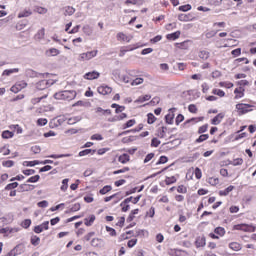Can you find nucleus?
<instances>
[{"instance_id":"1","label":"nucleus","mask_w":256,"mask_h":256,"mask_svg":"<svg viewBox=\"0 0 256 256\" xmlns=\"http://www.w3.org/2000/svg\"><path fill=\"white\" fill-rule=\"evenodd\" d=\"M251 107H253V105L251 104H245V103L236 104L238 115H245L246 113H250V111H253Z\"/></svg>"},{"instance_id":"2","label":"nucleus","mask_w":256,"mask_h":256,"mask_svg":"<svg viewBox=\"0 0 256 256\" xmlns=\"http://www.w3.org/2000/svg\"><path fill=\"white\" fill-rule=\"evenodd\" d=\"M255 226L249 224H236L233 226V231H245L249 233L255 232Z\"/></svg>"},{"instance_id":"3","label":"nucleus","mask_w":256,"mask_h":256,"mask_svg":"<svg viewBox=\"0 0 256 256\" xmlns=\"http://www.w3.org/2000/svg\"><path fill=\"white\" fill-rule=\"evenodd\" d=\"M49 73H39L37 71H34L33 69H28L26 70V77H30V78H40V79H47V77H49Z\"/></svg>"},{"instance_id":"4","label":"nucleus","mask_w":256,"mask_h":256,"mask_svg":"<svg viewBox=\"0 0 256 256\" xmlns=\"http://www.w3.org/2000/svg\"><path fill=\"white\" fill-rule=\"evenodd\" d=\"M53 83V80H40L36 83V89H38V91H45V89L51 87Z\"/></svg>"},{"instance_id":"5","label":"nucleus","mask_w":256,"mask_h":256,"mask_svg":"<svg viewBox=\"0 0 256 256\" xmlns=\"http://www.w3.org/2000/svg\"><path fill=\"white\" fill-rule=\"evenodd\" d=\"M97 50L88 51L86 53L80 54L79 61H89L93 59V57H97Z\"/></svg>"},{"instance_id":"6","label":"nucleus","mask_w":256,"mask_h":256,"mask_svg":"<svg viewBox=\"0 0 256 256\" xmlns=\"http://www.w3.org/2000/svg\"><path fill=\"white\" fill-rule=\"evenodd\" d=\"M34 233H43V231H49V221H45L40 225H37L33 229Z\"/></svg>"},{"instance_id":"7","label":"nucleus","mask_w":256,"mask_h":256,"mask_svg":"<svg viewBox=\"0 0 256 256\" xmlns=\"http://www.w3.org/2000/svg\"><path fill=\"white\" fill-rule=\"evenodd\" d=\"M175 111H177V108H170L169 112L172 114H166L164 119H165V123H167V125H173V121L175 119Z\"/></svg>"},{"instance_id":"8","label":"nucleus","mask_w":256,"mask_h":256,"mask_svg":"<svg viewBox=\"0 0 256 256\" xmlns=\"http://www.w3.org/2000/svg\"><path fill=\"white\" fill-rule=\"evenodd\" d=\"M90 244L92 247H96L97 249H103V247H105V240L101 238H93Z\"/></svg>"},{"instance_id":"9","label":"nucleus","mask_w":256,"mask_h":256,"mask_svg":"<svg viewBox=\"0 0 256 256\" xmlns=\"http://www.w3.org/2000/svg\"><path fill=\"white\" fill-rule=\"evenodd\" d=\"M64 101H73L77 97V92L75 90H64Z\"/></svg>"},{"instance_id":"10","label":"nucleus","mask_w":256,"mask_h":256,"mask_svg":"<svg viewBox=\"0 0 256 256\" xmlns=\"http://www.w3.org/2000/svg\"><path fill=\"white\" fill-rule=\"evenodd\" d=\"M101 77V73L93 70L91 72H88L84 75V79H87L88 81H93L94 79H99Z\"/></svg>"},{"instance_id":"11","label":"nucleus","mask_w":256,"mask_h":256,"mask_svg":"<svg viewBox=\"0 0 256 256\" xmlns=\"http://www.w3.org/2000/svg\"><path fill=\"white\" fill-rule=\"evenodd\" d=\"M195 245L197 249H199V247H205V245H207V239L205 238V235L196 237Z\"/></svg>"},{"instance_id":"12","label":"nucleus","mask_w":256,"mask_h":256,"mask_svg":"<svg viewBox=\"0 0 256 256\" xmlns=\"http://www.w3.org/2000/svg\"><path fill=\"white\" fill-rule=\"evenodd\" d=\"M113 91L112 87H109L107 85L105 86H99L98 87V93L100 95H109Z\"/></svg>"},{"instance_id":"13","label":"nucleus","mask_w":256,"mask_h":256,"mask_svg":"<svg viewBox=\"0 0 256 256\" xmlns=\"http://www.w3.org/2000/svg\"><path fill=\"white\" fill-rule=\"evenodd\" d=\"M35 189V185L31 184H21L18 188L19 193H25V191H33Z\"/></svg>"},{"instance_id":"14","label":"nucleus","mask_w":256,"mask_h":256,"mask_svg":"<svg viewBox=\"0 0 256 256\" xmlns=\"http://www.w3.org/2000/svg\"><path fill=\"white\" fill-rule=\"evenodd\" d=\"M234 93L236 94L234 99H242V97H245V89L243 87L235 88Z\"/></svg>"},{"instance_id":"15","label":"nucleus","mask_w":256,"mask_h":256,"mask_svg":"<svg viewBox=\"0 0 256 256\" xmlns=\"http://www.w3.org/2000/svg\"><path fill=\"white\" fill-rule=\"evenodd\" d=\"M119 163H122V165H125L126 163H129L131 161V157L129 154L124 153L118 157Z\"/></svg>"},{"instance_id":"16","label":"nucleus","mask_w":256,"mask_h":256,"mask_svg":"<svg viewBox=\"0 0 256 256\" xmlns=\"http://www.w3.org/2000/svg\"><path fill=\"white\" fill-rule=\"evenodd\" d=\"M179 37H181V31H176L166 35V39H168V41H176Z\"/></svg>"},{"instance_id":"17","label":"nucleus","mask_w":256,"mask_h":256,"mask_svg":"<svg viewBox=\"0 0 256 256\" xmlns=\"http://www.w3.org/2000/svg\"><path fill=\"white\" fill-rule=\"evenodd\" d=\"M95 153H97V150L96 149H91V148H88V149H84L82 151L79 152V157H85V155H95Z\"/></svg>"},{"instance_id":"18","label":"nucleus","mask_w":256,"mask_h":256,"mask_svg":"<svg viewBox=\"0 0 256 256\" xmlns=\"http://www.w3.org/2000/svg\"><path fill=\"white\" fill-rule=\"evenodd\" d=\"M233 189H235V186L230 185L226 189L220 190L219 191L220 197H227V195H229V193H231V191H233Z\"/></svg>"},{"instance_id":"19","label":"nucleus","mask_w":256,"mask_h":256,"mask_svg":"<svg viewBox=\"0 0 256 256\" xmlns=\"http://www.w3.org/2000/svg\"><path fill=\"white\" fill-rule=\"evenodd\" d=\"M224 118H225V114L219 113L214 118L211 119V123L212 125H219V123H221V120L219 119H224Z\"/></svg>"},{"instance_id":"20","label":"nucleus","mask_w":256,"mask_h":256,"mask_svg":"<svg viewBox=\"0 0 256 256\" xmlns=\"http://www.w3.org/2000/svg\"><path fill=\"white\" fill-rule=\"evenodd\" d=\"M178 19L180 21H184V22L193 21V15H191V14H180L178 16Z\"/></svg>"},{"instance_id":"21","label":"nucleus","mask_w":256,"mask_h":256,"mask_svg":"<svg viewBox=\"0 0 256 256\" xmlns=\"http://www.w3.org/2000/svg\"><path fill=\"white\" fill-rule=\"evenodd\" d=\"M30 243L34 247H37V245H39V243H41V238L37 235H32L30 238Z\"/></svg>"},{"instance_id":"22","label":"nucleus","mask_w":256,"mask_h":256,"mask_svg":"<svg viewBox=\"0 0 256 256\" xmlns=\"http://www.w3.org/2000/svg\"><path fill=\"white\" fill-rule=\"evenodd\" d=\"M117 40L118 41H126L127 43H129L131 41V38H129L127 35H125V33L120 32L117 34Z\"/></svg>"},{"instance_id":"23","label":"nucleus","mask_w":256,"mask_h":256,"mask_svg":"<svg viewBox=\"0 0 256 256\" xmlns=\"http://www.w3.org/2000/svg\"><path fill=\"white\" fill-rule=\"evenodd\" d=\"M93 223H95V215H90L89 219L85 218L84 219V225H86V227H91V225H93Z\"/></svg>"},{"instance_id":"24","label":"nucleus","mask_w":256,"mask_h":256,"mask_svg":"<svg viewBox=\"0 0 256 256\" xmlns=\"http://www.w3.org/2000/svg\"><path fill=\"white\" fill-rule=\"evenodd\" d=\"M13 73H19V68L6 69L3 71L2 76L9 77V75H13Z\"/></svg>"},{"instance_id":"25","label":"nucleus","mask_w":256,"mask_h":256,"mask_svg":"<svg viewBox=\"0 0 256 256\" xmlns=\"http://www.w3.org/2000/svg\"><path fill=\"white\" fill-rule=\"evenodd\" d=\"M47 55L50 57H57L61 51L57 48H50L48 51H46Z\"/></svg>"},{"instance_id":"26","label":"nucleus","mask_w":256,"mask_h":256,"mask_svg":"<svg viewBox=\"0 0 256 256\" xmlns=\"http://www.w3.org/2000/svg\"><path fill=\"white\" fill-rule=\"evenodd\" d=\"M48 157L50 159H63V157H73V154H51Z\"/></svg>"},{"instance_id":"27","label":"nucleus","mask_w":256,"mask_h":256,"mask_svg":"<svg viewBox=\"0 0 256 256\" xmlns=\"http://www.w3.org/2000/svg\"><path fill=\"white\" fill-rule=\"evenodd\" d=\"M151 99V95L146 94L144 96L138 97V99L135 100V103H145V101H149Z\"/></svg>"},{"instance_id":"28","label":"nucleus","mask_w":256,"mask_h":256,"mask_svg":"<svg viewBox=\"0 0 256 256\" xmlns=\"http://www.w3.org/2000/svg\"><path fill=\"white\" fill-rule=\"evenodd\" d=\"M157 121V117L153 113H148L147 114V123L148 125H153Z\"/></svg>"},{"instance_id":"29","label":"nucleus","mask_w":256,"mask_h":256,"mask_svg":"<svg viewBox=\"0 0 256 256\" xmlns=\"http://www.w3.org/2000/svg\"><path fill=\"white\" fill-rule=\"evenodd\" d=\"M19 187V182H12L6 185L5 191H13V189H17Z\"/></svg>"},{"instance_id":"30","label":"nucleus","mask_w":256,"mask_h":256,"mask_svg":"<svg viewBox=\"0 0 256 256\" xmlns=\"http://www.w3.org/2000/svg\"><path fill=\"white\" fill-rule=\"evenodd\" d=\"M189 43H191V41L189 40H186L181 43H176V47H178V49H189Z\"/></svg>"},{"instance_id":"31","label":"nucleus","mask_w":256,"mask_h":256,"mask_svg":"<svg viewBox=\"0 0 256 256\" xmlns=\"http://www.w3.org/2000/svg\"><path fill=\"white\" fill-rule=\"evenodd\" d=\"M214 233L216 235H219L220 237H224L226 231H225V228L221 227V226H218L214 229Z\"/></svg>"},{"instance_id":"32","label":"nucleus","mask_w":256,"mask_h":256,"mask_svg":"<svg viewBox=\"0 0 256 256\" xmlns=\"http://www.w3.org/2000/svg\"><path fill=\"white\" fill-rule=\"evenodd\" d=\"M137 121L135 119H130L126 123L122 125V129H129V127H133Z\"/></svg>"},{"instance_id":"33","label":"nucleus","mask_w":256,"mask_h":256,"mask_svg":"<svg viewBox=\"0 0 256 256\" xmlns=\"http://www.w3.org/2000/svg\"><path fill=\"white\" fill-rule=\"evenodd\" d=\"M112 189L113 187L111 185H106L99 190V193L100 195H107V193H109V191H111Z\"/></svg>"},{"instance_id":"34","label":"nucleus","mask_w":256,"mask_h":256,"mask_svg":"<svg viewBox=\"0 0 256 256\" xmlns=\"http://www.w3.org/2000/svg\"><path fill=\"white\" fill-rule=\"evenodd\" d=\"M77 211H81V204L80 203H76L74 204L70 210L66 211V213H75Z\"/></svg>"},{"instance_id":"35","label":"nucleus","mask_w":256,"mask_h":256,"mask_svg":"<svg viewBox=\"0 0 256 256\" xmlns=\"http://www.w3.org/2000/svg\"><path fill=\"white\" fill-rule=\"evenodd\" d=\"M89 105H91V103L84 102L83 100H80V101H77L76 103H74L72 105V107H89Z\"/></svg>"},{"instance_id":"36","label":"nucleus","mask_w":256,"mask_h":256,"mask_svg":"<svg viewBox=\"0 0 256 256\" xmlns=\"http://www.w3.org/2000/svg\"><path fill=\"white\" fill-rule=\"evenodd\" d=\"M13 135H15L13 132L9 130H5L2 132V139H12Z\"/></svg>"},{"instance_id":"37","label":"nucleus","mask_w":256,"mask_h":256,"mask_svg":"<svg viewBox=\"0 0 256 256\" xmlns=\"http://www.w3.org/2000/svg\"><path fill=\"white\" fill-rule=\"evenodd\" d=\"M43 99H47V94H45L41 97L32 98L31 103H32V105H37V103H41V101H43Z\"/></svg>"},{"instance_id":"38","label":"nucleus","mask_w":256,"mask_h":256,"mask_svg":"<svg viewBox=\"0 0 256 256\" xmlns=\"http://www.w3.org/2000/svg\"><path fill=\"white\" fill-rule=\"evenodd\" d=\"M209 139V134H200V136L195 140V143H203Z\"/></svg>"},{"instance_id":"39","label":"nucleus","mask_w":256,"mask_h":256,"mask_svg":"<svg viewBox=\"0 0 256 256\" xmlns=\"http://www.w3.org/2000/svg\"><path fill=\"white\" fill-rule=\"evenodd\" d=\"M209 55L210 53L208 51L202 50L199 52V57L200 59H203V61H207V59H209Z\"/></svg>"},{"instance_id":"40","label":"nucleus","mask_w":256,"mask_h":256,"mask_svg":"<svg viewBox=\"0 0 256 256\" xmlns=\"http://www.w3.org/2000/svg\"><path fill=\"white\" fill-rule=\"evenodd\" d=\"M81 116H75L68 119V125H75V123H79L81 121Z\"/></svg>"},{"instance_id":"41","label":"nucleus","mask_w":256,"mask_h":256,"mask_svg":"<svg viewBox=\"0 0 256 256\" xmlns=\"http://www.w3.org/2000/svg\"><path fill=\"white\" fill-rule=\"evenodd\" d=\"M229 247L232 249V251H241V244L237 242L230 243Z\"/></svg>"},{"instance_id":"42","label":"nucleus","mask_w":256,"mask_h":256,"mask_svg":"<svg viewBox=\"0 0 256 256\" xmlns=\"http://www.w3.org/2000/svg\"><path fill=\"white\" fill-rule=\"evenodd\" d=\"M133 141H137V136H130L122 138V143H133Z\"/></svg>"},{"instance_id":"43","label":"nucleus","mask_w":256,"mask_h":256,"mask_svg":"<svg viewBox=\"0 0 256 256\" xmlns=\"http://www.w3.org/2000/svg\"><path fill=\"white\" fill-rule=\"evenodd\" d=\"M209 129V124H204L198 128V135H203V133H207Z\"/></svg>"},{"instance_id":"44","label":"nucleus","mask_w":256,"mask_h":256,"mask_svg":"<svg viewBox=\"0 0 256 256\" xmlns=\"http://www.w3.org/2000/svg\"><path fill=\"white\" fill-rule=\"evenodd\" d=\"M74 13H75V8H73L72 6H67L65 8V12H64L65 17H67V15L71 16Z\"/></svg>"},{"instance_id":"45","label":"nucleus","mask_w":256,"mask_h":256,"mask_svg":"<svg viewBox=\"0 0 256 256\" xmlns=\"http://www.w3.org/2000/svg\"><path fill=\"white\" fill-rule=\"evenodd\" d=\"M39 179H41V176L39 174H37V175L31 176L30 178H28L26 183H37L39 181Z\"/></svg>"},{"instance_id":"46","label":"nucleus","mask_w":256,"mask_h":256,"mask_svg":"<svg viewBox=\"0 0 256 256\" xmlns=\"http://www.w3.org/2000/svg\"><path fill=\"white\" fill-rule=\"evenodd\" d=\"M178 9H179V11H182L183 13H187V11H191L192 6H191V4H185V5L179 6Z\"/></svg>"},{"instance_id":"47","label":"nucleus","mask_w":256,"mask_h":256,"mask_svg":"<svg viewBox=\"0 0 256 256\" xmlns=\"http://www.w3.org/2000/svg\"><path fill=\"white\" fill-rule=\"evenodd\" d=\"M55 121L56 122H54V126L59 127L64 121H67V118H65V116H59L58 119Z\"/></svg>"},{"instance_id":"48","label":"nucleus","mask_w":256,"mask_h":256,"mask_svg":"<svg viewBox=\"0 0 256 256\" xmlns=\"http://www.w3.org/2000/svg\"><path fill=\"white\" fill-rule=\"evenodd\" d=\"M32 14L33 12H31V10H24L18 14V18L22 19V17H29Z\"/></svg>"},{"instance_id":"49","label":"nucleus","mask_w":256,"mask_h":256,"mask_svg":"<svg viewBox=\"0 0 256 256\" xmlns=\"http://www.w3.org/2000/svg\"><path fill=\"white\" fill-rule=\"evenodd\" d=\"M165 183L166 185H173V183H177V178H175V176L166 177Z\"/></svg>"},{"instance_id":"50","label":"nucleus","mask_w":256,"mask_h":256,"mask_svg":"<svg viewBox=\"0 0 256 256\" xmlns=\"http://www.w3.org/2000/svg\"><path fill=\"white\" fill-rule=\"evenodd\" d=\"M106 231H107V233H109V235L111 237H117V231L115 230V228H111L109 226H106Z\"/></svg>"},{"instance_id":"51","label":"nucleus","mask_w":256,"mask_h":256,"mask_svg":"<svg viewBox=\"0 0 256 256\" xmlns=\"http://www.w3.org/2000/svg\"><path fill=\"white\" fill-rule=\"evenodd\" d=\"M167 129V127L162 126L158 129V137H160V139H164L165 138V130Z\"/></svg>"},{"instance_id":"52","label":"nucleus","mask_w":256,"mask_h":256,"mask_svg":"<svg viewBox=\"0 0 256 256\" xmlns=\"http://www.w3.org/2000/svg\"><path fill=\"white\" fill-rule=\"evenodd\" d=\"M167 161H169V158L167 156H160L156 165H165V163H167Z\"/></svg>"},{"instance_id":"53","label":"nucleus","mask_w":256,"mask_h":256,"mask_svg":"<svg viewBox=\"0 0 256 256\" xmlns=\"http://www.w3.org/2000/svg\"><path fill=\"white\" fill-rule=\"evenodd\" d=\"M103 111V115H111V109H103L101 107H97L95 113H99Z\"/></svg>"},{"instance_id":"54","label":"nucleus","mask_w":256,"mask_h":256,"mask_svg":"<svg viewBox=\"0 0 256 256\" xmlns=\"http://www.w3.org/2000/svg\"><path fill=\"white\" fill-rule=\"evenodd\" d=\"M209 185H212V187H215V185H219V178H209L208 179Z\"/></svg>"},{"instance_id":"55","label":"nucleus","mask_w":256,"mask_h":256,"mask_svg":"<svg viewBox=\"0 0 256 256\" xmlns=\"http://www.w3.org/2000/svg\"><path fill=\"white\" fill-rule=\"evenodd\" d=\"M183 121H185V116H183V114H178L175 119L176 125L183 123Z\"/></svg>"},{"instance_id":"56","label":"nucleus","mask_w":256,"mask_h":256,"mask_svg":"<svg viewBox=\"0 0 256 256\" xmlns=\"http://www.w3.org/2000/svg\"><path fill=\"white\" fill-rule=\"evenodd\" d=\"M194 175L196 179H201V177H203V172H201V169L199 167H196L194 170Z\"/></svg>"},{"instance_id":"57","label":"nucleus","mask_w":256,"mask_h":256,"mask_svg":"<svg viewBox=\"0 0 256 256\" xmlns=\"http://www.w3.org/2000/svg\"><path fill=\"white\" fill-rule=\"evenodd\" d=\"M161 39H163V36L157 35L154 38L150 39V43H152V45H155V43H159V41H161Z\"/></svg>"},{"instance_id":"58","label":"nucleus","mask_w":256,"mask_h":256,"mask_svg":"<svg viewBox=\"0 0 256 256\" xmlns=\"http://www.w3.org/2000/svg\"><path fill=\"white\" fill-rule=\"evenodd\" d=\"M37 125L40 127H45V125H47V118H39L37 120Z\"/></svg>"},{"instance_id":"59","label":"nucleus","mask_w":256,"mask_h":256,"mask_svg":"<svg viewBox=\"0 0 256 256\" xmlns=\"http://www.w3.org/2000/svg\"><path fill=\"white\" fill-rule=\"evenodd\" d=\"M22 227L24 229H29L31 227V219H25L23 222H22Z\"/></svg>"},{"instance_id":"60","label":"nucleus","mask_w":256,"mask_h":256,"mask_svg":"<svg viewBox=\"0 0 256 256\" xmlns=\"http://www.w3.org/2000/svg\"><path fill=\"white\" fill-rule=\"evenodd\" d=\"M150 145L151 147H159V145H161V141L157 138H152Z\"/></svg>"},{"instance_id":"61","label":"nucleus","mask_w":256,"mask_h":256,"mask_svg":"<svg viewBox=\"0 0 256 256\" xmlns=\"http://www.w3.org/2000/svg\"><path fill=\"white\" fill-rule=\"evenodd\" d=\"M54 99H57V100H64V92H63V91L56 92V93L54 94Z\"/></svg>"},{"instance_id":"62","label":"nucleus","mask_w":256,"mask_h":256,"mask_svg":"<svg viewBox=\"0 0 256 256\" xmlns=\"http://www.w3.org/2000/svg\"><path fill=\"white\" fill-rule=\"evenodd\" d=\"M3 167H13L15 165V162L13 160H6L2 162Z\"/></svg>"},{"instance_id":"63","label":"nucleus","mask_w":256,"mask_h":256,"mask_svg":"<svg viewBox=\"0 0 256 256\" xmlns=\"http://www.w3.org/2000/svg\"><path fill=\"white\" fill-rule=\"evenodd\" d=\"M232 165H234V167H237L239 165H243V158H236L233 160Z\"/></svg>"},{"instance_id":"64","label":"nucleus","mask_w":256,"mask_h":256,"mask_svg":"<svg viewBox=\"0 0 256 256\" xmlns=\"http://www.w3.org/2000/svg\"><path fill=\"white\" fill-rule=\"evenodd\" d=\"M142 83H143V78H136V79H134V80L131 82V85H132V86L141 85Z\"/></svg>"}]
</instances>
